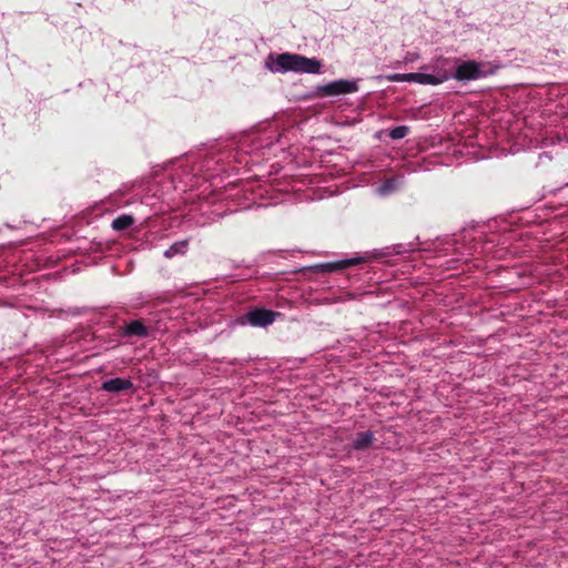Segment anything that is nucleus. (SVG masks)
Masks as SVG:
<instances>
[{
  "mask_svg": "<svg viewBox=\"0 0 568 568\" xmlns=\"http://www.w3.org/2000/svg\"><path fill=\"white\" fill-rule=\"evenodd\" d=\"M272 72H298L316 74L321 72L322 64L315 58H307L296 53L271 54L266 62Z\"/></svg>",
  "mask_w": 568,
  "mask_h": 568,
  "instance_id": "nucleus-1",
  "label": "nucleus"
},
{
  "mask_svg": "<svg viewBox=\"0 0 568 568\" xmlns=\"http://www.w3.org/2000/svg\"><path fill=\"white\" fill-rule=\"evenodd\" d=\"M450 79V73L447 71H439L436 74H428L425 72L415 73H393L386 75V80L390 82H417L420 84L437 85Z\"/></svg>",
  "mask_w": 568,
  "mask_h": 568,
  "instance_id": "nucleus-2",
  "label": "nucleus"
},
{
  "mask_svg": "<svg viewBox=\"0 0 568 568\" xmlns=\"http://www.w3.org/2000/svg\"><path fill=\"white\" fill-rule=\"evenodd\" d=\"M487 72L484 70V65L476 61H464L456 67L455 73H450V78H455L458 81H471L484 78Z\"/></svg>",
  "mask_w": 568,
  "mask_h": 568,
  "instance_id": "nucleus-3",
  "label": "nucleus"
},
{
  "mask_svg": "<svg viewBox=\"0 0 568 568\" xmlns=\"http://www.w3.org/2000/svg\"><path fill=\"white\" fill-rule=\"evenodd\" d=\"M357 90V82L351 80H337L320 88V91L325 95L353 93L356 92Z\"/></svg>",
  "mask_w": 568,
  "mask_h": 568,
  "instance_id": "nucleus-4",
  "label": "nucleus"
},
{
  "mask_svg": "<svg viewBox=\"0 0 568 568\" xmlns=\"http://www.w3.org/2000/svg\"><path fill=\"white\" fill-rule=\"evenodd\" d=\"M277 315L278 314L273 311L256 308L248 312L244 318L245 323H248L252 326L265 327L272 324ZM242 323H244V321H242Z\"/></svg>",
  "mask_w": 568,
  "mask_h": 568,
  "instance_id": "nucleus-5",
  "label": "nucleus"
},
{
  "mask_svg": "<svg viewBox=\"0 0 568 568\" xmlns=\"http://www.w3.org/2000/svg\"><path fill=\"white\" fill-rule=\"evenodd\" d=\"M133 387V384L130 379H123V378H112L109 381H105L102 384V388L110 393H118L122 390H126Z\"/></svg>",
  "mask_w": 568,
  "mask_h": 568,
  "instance_id": "nucleus-6",
  "label": "nucleus"
},
{
  "mask_svg": "<svg viewBox=\"0 0 568 568\" xmlns=\"http://www.w3.org/2000/svg\"><path fill=\"white\" fill-rule=\"evenodd\" d=\"M402 185V176H395L393 179L386 180L378 189L377 194L382 196L389 195L390 193L398 190Z\"/></svg>",
  "mask_w": 568,
  "mask_h": 568,
  "instance_id": "nucleus-7",
  "label": "nucleus"
},
{
  "mask_svg": "<svg viewBox=\"0 0 568 568\" xmlns=\"http://www.w3.org/2000/svg\"><path fill=\"white\" fill-rule=\"evenodd\" d=\"M364 261L363 257H354V258H348V260H343V261H339L337 263H327V264H323L321 265V267L325 271H336V270H339V268H344V267H348V266H353V265H356V264H359Z\"/></svg>",
  "mask_w": 568,
  "mask_h": 568,
  "instance_id": "nucleus-8",
  "label": "nucleus"
},
{
  "mask_svg": "<svg viewBox=\"0 0 568 568\" xmlns=\"http://www.w3.org/2000/svg\"><path fill=\"white\" fill-rule=\"evenodd\" d=\"M374 439V435L372 432H364L358 434L357 438L354 440L353 447L356 450H364L368 448Z\"/></svg>",
  "mask_w": 568,
  "mask_h": 568,
  "instance_id": "nucleus-9",
  "label": "nucleus"
},
{
  "mask_svg": "<svg viewBox=\"0 0 568 568\" xmlns=\"http://www.w3.org/2000/svg\"><path fill=\"white\" fill-rule=\"evenodd\" d=\"M124 334L128 336H145L148 334V331L140 321H132L125 326Z\"/></svg>",
  "mask_w": 568,
  "mask_h": 568,
  "instance_id": "nucleus-10",
  "label": "nucleus"
},
{
  "mask_svg": "<svg viewBox=\"0 0 568 568\" xmlns=\"http://www.w3.org/2000/svg\"><path fill=\"white\" fill-rule=\"evenodd\" d=\"M133 223L134 219L131 215L123 214L113 220L112 227L116 231H123L129 229Z\"/></svg>",
  "mask_w": 568,
  "mask_h": 568,
  "instance_id": "nucleus-11",
  "label": "nucleus"
},
{
  "mask_svg": "<svg viewBox=\"0 0 568 568\" xmlns=\"http://www.w3.org/2000/svg\"><path fill=\"white\" fill-rule=\"evenodd\" d=\"M186 246H187L186 241L176 242L164 252V256L171 258V257L175 256L176 254H182L185 252Z\"/></svg>",
  "mask_w": 568,
  "mask_h": 568,
  "instance_id": "nucleus-12",
  "label": "nucleus"
},
{
  "mask_svg": "<svg viewBox=\"0 0 568 568\" xmlns=\"http://www.w3.org/2000/svg\"><path fill=\"white\" fill-rule=\"evenodd\" d=\"M409 129L405 125L395 126L389 131V136L394 140H399L408 134Z\"/></svg>",
  "mask_w": 568,
  "mask_h": 568,
  "instance_id": "nucleus-13",
  "label": "nucleus"
},
{
  "mask_svg": "<svg viewBox=\"0 0 568 568\" xmlns=\"http://www.w3.org/2000/svg\"><path fill=\"white\" fill-rule=\"evenodd\" d=\"M447 62L448 61L446 59H438V60H436V62L434 64V70H435L434 74H436L439 71H447V72L452 73L449 70L444 68V65H446Z\"/></svg>",
  "mask_w": 568,
  "mask_h": 568,
  "instance_id": "nucleus-14",
  "label": "nucleus"
}]
</instances>
